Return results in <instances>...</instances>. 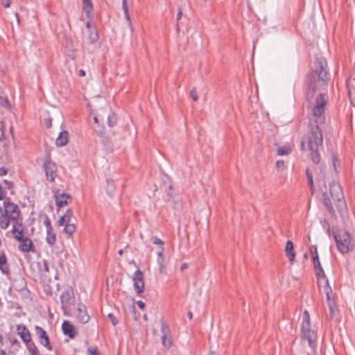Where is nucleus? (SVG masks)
<instances>
[{
    "label": "nucleus",
    "instance_id": "f8f14e48",
    "mask_svg": "<svg viewBox=\"0 0 355 355\" xmlns=\"http://www.w3.org/2000/svg\"><path fill=\"white\" fill-rule=\"evenodd\" d=\"M62 329L64 335H67L69 338H73L77 331L75 327L68 320H64L62 324Z\"/></svg>",
    "mask_w": 355,
    "mask_h": 355
},
{
    "label": "nucleus",
    "instance_id": "49530a36",
    "mask_svg": "<svg viewBox=\"0 0 355 355\" xmlns=\"http://www.w3.org/2000/svg\"><path fill=\"white\" fill-rule=\"evenodd\" d=\"M114 191V186L112 182H107V191L110 195Z\"/></svg>",
    "mask_w": 355,
    "mask_h": 355
},
{
    "label": "nucleus",
    "instance_id": "603ef678",
    "mask_svg": "<svg viewBox=\"0 0 355 355\" xmlns=\"http://www.w3.org/2000/svg\"><path fill=\"white\" fill-rule=\"evenodd\" d=\"M7 169L4 167H0V176H3L7 174Z\"/></svg>",
    "mask_w": 355,
    "mask_h": 355
},
{
    "label": "nucleus",
    "instance_id": "b1692460",
    "mask_svg": "<svg viewBox=\"0 0 355 355\" xmlns=\"http://www.w3.org/2000/svg\"><path fill=\"white\" fill-rule=\"evenodd\" d=\"M122 8H123V10L124 12L125 17L128 20L131 29H132V26L131 21H130V15L128 14V4H127V0H123Z\"/></svg>",
    "mask_w": 355,
    "mask_h": 355
},
{
    "label": "nucleus",
    "instance_id": "9b49d317",
    "mask_svg": "<svg viewBox=\"0 0 355 355\" xmlns=\"http://www.w3.org/2000/svg\"><path fill=\"white\" fill-rule=\"evenodd\" d=\"M77 319L83 324H85L90 320V316L87 313V307L82 303L78 304L77 306Z\"/></svg>",
    "mask_w": 355,
    "mask_h": 355
},
{
    "label": "nucleus",
    "instance_id": "37998d69",
    "mask_svg": "<svg viewBox=\"0 0 355 355\" xmlns=\"http://www.w3.org/2000/svg\"><path fill=\"white\" fill-rule=\"evenodd\" d=\"M313 263L315 269L322 268L319 260V257L317 258H313Z\"/></svg>",
    "mask_w": 355,
    "mask_h": 355
},
{
    "label": "nucleus",
    "instance_id": "09e8293b",
    "mask_svg": "<svg viewBox=\"0 0 355 355\" xmlns=\"http://www.w3.org/2000/svg\"><path fill=\"white\" fill-rule=\"evenodd\" d=\"M322 225L324 228H327V232L328 234H330V227H329V223L326 220H324L322 222Z\"/></svg>",
    "mask_w": 355,
    "mask_h": 355
},
{
    "label": "nucleus",
    "instance_id": "bb28decb",
    "mask_svg": "<svg viewBox=\"0 0 355 355\" xmlns=\"http://www.w3.org/2000/svg\"><path fill=\"white\" fill-rule=\"evenodd\" d=\"M324 291L326 293L327 303L329 304L331 302H334V300L331 299V295L332 294V290H331V287L329 286L328 280H327V284H325V286H324Z\"/></svg>",
    "mask_w": 355,
    "mask_h": 355
},
{
    "label": "nucleus",
    "instance_id": "ddd939ff",
    "mask_svg": "<svg viewBox=\"0 0 355 355\" xmlns=\"http://www.w3.org/2000/svg\"><path fill=\"white\" fill-rule=\"evenodd\" d=\"M12 233L15 239L17 241H20L24 239V229L22 226V223L16 221L12 225Z\"/></svg>",
    "mask_w": 355,
    "mask_h": 355
},
{
    "label": "nucleus",
    "instance_id": "680f3d73",
    "mask_svg": "<svg viewBox=\"0 0 355 355\" xmlns=\"http://www.w3.org/2000/svg\"><path fill=\"white\" fill-rule=\"evenodd\" d=\"M78 76H80V77H83L85 76V70L83 69H80L79 71H78Z\"/></svg>",
    "mask_w": 355,
    "mask_h": 355
},
{
    "label": "nucleus",
    "instance_id": "de8ad7c7",
    "mask_svg": "<svg viewBox=\"0 0 355 355\" xmlns=\"http://www.w3.org/2000/svg\"><path fill=\"white\" fill-rule=\"evenodd\" d=\"M276 166L277 168L283 170L284 168V162L282 160H277L276 162Z\"/></svg>",
    "mask_w": 355,
    "mask_h": 355
},
{
    "label": "nucleus",
    "instance_id": "7ed1b4c3",
    "mask_svg": "<svg viewBox=\"0 0 355 355\" xmlns=\"http://www.w3.org/2000/svg\"><path fill=\"white\" fill-rule=\"evenodd\" d=\"M334 237L336 248L341 254H347L354 249L355 240L348 232L337 230L334 233Z\"/></svg>",
    "mask_w": 355,
    "mask_h": 355
},
{
    "label": "nucleus",
    "instance_id": "052dcab7",
    "mask_svg": "<svg viewBox=\"0 0 355 355\" xmlns=\"http://www.w3.org/2000/svg\"><path fill=\"white\" fill-rule=\"evenodd\" d=\"M86 27L88 29V31L95 29L94 28L92 27L90 21H87L86 24Z\"/></svg>",
    "mask_w": 355,
    "mask_h": 355
},
{
    "label": "nucleus",
    "instance_id": "c756f323",
    "mask_svg": "<svg viewBox=\"0 0 355 355\" xmlns=\"http://www.w3.org/2000/svg\"><path fill=\"white\" fill-rule=\"evenodd\" d=\"M64 231L65 233L71 235L76 231V226L74 224L67 223Z\"/></svg>",
    "mask_w": 355,
    "mask_h": 355
},
{
    "label": "nucleus",
    "instance_id": "7c9ffc66",
    "mask_svg": "<svg viewBox=\"0 0 355 355\" xmlns=\"http://www.w3.org/2000/svg\"><path fill=\"white\" fill-rule=\"evenodd\" d=\"M324 205L325 207L327 208V209L331 214H334V210L331 202L327 197L324 198Z\"/></svg>",
    "mask_w": 355,
    "mask_h": 355
},
{
    "label": "nucleus",
    "instance_id": "5701e85b",
    "mask_svg": "<svg viewBox=\"0 0 355 355\" xmlns=\"http://www.w3.org/2000/svg\"><path fill=\"white\" fill-rule=\"evenodd\" d=\"M47 235H46V242L50 245H53L55 244L56 241V236L55 234L53 232V230H51L50 231H46Z\"/></svg>",
    "mask_w": 355,
    "mask_h": 355
},
{
    "label": "nucleus",
    "instance_id": "864d4df0",
    "mask_svg": "<svg viewBox=\"0 0 355 355\" xmlns=\"http://www.w3.org/2000/svg\"><path fill=\"white\" fill-rule=\"evenodd\" d=\"M51 121H52V120L50 118L45 119L44 122H45V125L47 128H50L51 126V125H52Z\"/></svg>",
    "mask_w": 355,
    "mask_h": 355
},
{
    "label": "nucleus",
    "instance_id": "0eeeda50",
    "mask_svg": "<svg viewBox=\"0 0 355 355\" xmlns=\"http://www.w3.org/2000/svg\"><path fill=\"white\" fill-rule=\"evenodd\" d=\"M43 168L45 171L46 180L51 182H53L57 175L56 164L52 162L49 158H46L44 160Z\"/></svg>",
    "mask_w": 355,
    "mask_h": 355
},
{
    "label": "nucleus",
    "instance_id": "13d9d810",
    "mask_svg": "<svg viewBox=\"0 0 355 355\" xmlns=\"http://www.w3.org/2000/svg\"><path fill=\"white\" fill-rule=\"evenodd\" d=\"M164 248H161V250L157 253V258H164L163 256Z\"/></svg>",
    "mask_w": 355,
    "mask_h": 355
},
{
    "label": "nucleus",
    "instance_id": "4d7b16f0",
    "mask_svg": "<svg viewBox=\"0 0 355 355\" xmlns=\"http://www.w3.org/2000/svg\"><path fill=\"white\" fill-rule=\"evenodd\" d=\"M306 176L308 178V180H311V179H313V175L312 173H311L310 170L309 169H306Z\"/></svg>",
    "mask_w": 355,
    "mask_h": 355
},
{
    "label": "nucleus",
    "instance_id": "f257e3e1",
    "mask_svg": "<svg viewBox=\"0 0 355 355\" xmlns=\"http://www.w3.org/2000/svg\"><path fill=\"white\" fill-rule=\"evenodd\" d=\"M327 98L324 94H320L311 107L310 118V131L303 137L301 143L302 148L308 150L314 164L320 160V149L322 148V134L320 125L325 121L324 109Z\"/></svg>",
    "mask_w": 355,
    "mask_h": 355
},
{
    "label": "nucleus",
    "instance_id": "58836bf2",
    "mask_svg": "<svg viewBox=\"0 0 355 355\" xmlns=\"http://www.w3.org/2000/svg\"><path fill=\"white\" fill-rule=\"evenodd\" d=\"M0 103L3 107H9L10 103L7 98H3L2 96L0 97Z\"/></svg>",
    "mask_w": 355,
    "mask_h": 355
},
{
    "label": "nucleus",
    "instance_id": "ea45409f",
    "mask_svg": "<svg viewBox=\"0 0 355 355\" xmlns=\"http://www.w3.org/2000/svg\"><path fill=\"white\" fill-rule=\"evenodd\" d=\"M151 241L155 245H164V242L160 239L157 238V236H153L151 238Z\"/></svg>",
    "mask_w": 355,
    "mask_h": 355
},
{
    "label": "nucleus",
    "instance_id": "c9c22d12",
    "mask_svg": "<svg viewBox=\"0 0 355 355\" xmlns=\"http://www.w3.org/2000/svg\"><path fill=\"white\" fill-rule=\"evenodd\" d=\"M309 251H310V253L312 256V259L313 258H317L318 257V250H317V246L315 245H312L310 246L309 248Z\"/></svg>",
    "mask_w": 355,
    "mask_h": 355
},
{
    "label": "nucleus",
    "instance_id": "cd10ccee",
    "mask_svg": "<svg viewBox=\"0 0 355 355\" xmlns=\"http://www.w3.org/2000/svg\"><path fill=\"white\" fill-rule=\"evenodd\" d=\"M157 263L159 265V272L161 274H166V265L164 264V258H157Z\"/></svg>",
    "mask_w": 355,
    "mask_h": 355
},
{
    "label": "nucleus",
    "instance_id": "338daca9",
    "mask_svg": "<svg viewBox=\"0 0 355 355\" xmlns=\"http://www.w3.org/2000/svg\"><path fill=\"white\" fill-rule=\"evenodd\" d=\"M188 316L189 318V319L191 320L193 317V315H192V313L191 311H189L188 312Z\"/></svg>",
    "mask_w": 355,
    "mask_h": 355
},
{
    "label": "nucleus",
    "instance_id": "4468645a",
    "mask_svg": "<svg viewBox=\"0 0 355 355\" xmlns=\"http://www.w3.org/2000/svg\"><path fill=\"white\" fill-rule=\"evenodd\" d=\"M17 331L24 343L31 340V334L24 324H18L17 326Z\"/></svg>",
    "mask_w": 355,
    "mask_h": 355
},
{
    "label": "nucleus",
    "instance_id": "a19ab883",
    "mask_svg": "<svg viewBox=\"0 0 355 355\" xmlns=\"http://www.w3.org/2000/svg\"><path fill=\"white\" fill-rule=\"evenodd\" d=\"M190 96L191 97V98L194 101H197L198 99V94H197V92H196V88H193L191 90L190 92Z\"/></svg>",
    "mask_w": 355,
    "mask_h": 355
},
{
    "label": "nucleus",
    "instance_id": "79ce46f5",
    "mask_svg": "<svg viewBox=\"0 0 355 355\" xmlns=\"http://www.w3.org/2000/svg\"><path fill=\"white\" fill-rule=\"evenodd\" d=\"M107 316H108L109 319L110 320L113 326H116L118 324V320L114 315V314L109 313Z\"/></svg>",
    "mask_w": 355,
    "mask_h": 355
},
{
    "label": "nucleus",
    "instance_id": "a18cd8bd",
    "mask_svg": "<svg viewBox=\"0 0 355 355\" xmlns=\"http://www.w3.org/2000/svg\"><path fill=\"white\" fill-rule=\"evenodd\" d=\"M87 354L88 355H99L97 349L93 347H89L87 349Z\"/></svg>",
    "mask_w": 355,
    "mask_h": 355
},
{
    "label": "nucleus",
    "instance_id": "393cba45",
    "mask_svg": "<svg viewBox=\"0 0 355 355\" xmlns=\"http://www.w3.org/2000/svg\"><path fill=\"white\" fill-rule=\"evenodd\" d=\"M291 152V148L287 146L278 147L277 149V153L278 155H287L290 154Z\"/></svg>",
    "mask_w": 355,
    "mask_h": 355
},
{
    "label": "nucleus",
    "instance_id": "e2e57ef3",
    "mask_svg": "<svg viewBox=\"0 0 355 355\" xmlns=\"http://www.w3.org/2000/svg\"><path fill=\"white\" fill-rule=\"evenodd\" d=\"M188 268V264L184 263L182 265L181 268H180V270H184V269L187 268Z\"/></svg>",
    "mask_w": 355,
    "mask_h": 355
},
{
    "label": "nucleus",
    "instance_id": "473e14b6",
    "mask_svg": "<svg viewBox=\"0 0 355 355\" xmlns=\"http://www.w3.org/2000/svg\"><path fill=\"white\" fill-rule=\"evenodd\" d=\"M315 274L318 277L322 278L325 280V284H327V280H328L327 277L325 275L324 271L322 268L315 269Z\"/></svg>",
    "mask_w": 355,
    "mask_h": 355
},
{
    "label": "nucleus",
    "instance_id": "e433bc0d",
    "mask_svg": "<svg viewBox=\"0 0 355 355\" xmlns=\"http://www.w3.org/2000/svg\"><path fill=\"white\" fill-rule=\"evenodd\" d=\"M63 216L65 220H67V223H69L71 221V217L73 216V211L69 209L66 211Z\"/></svg>",
    "mask_w": 355,
    "mask_h": 355
},
{
    "label": "nucleus",
    "instance_id": "f3484780",
    "mask_svg": "<svg viewBox=\"0 0 355 355\" xmlns=\"http://www.w3.org/2000/svg\"><path fill=\"white\" fill-rule=\"evenodd\" d=\"M293 248L294 246L293 242L290 240L287 241L285 245V252L291 262H293L295 257V253Z\"/></svg>",
    "mask_w": 355,
    "mask_h": 355
},
{
    "label": "nucleus",
    "instance_id": "a878e982",
    "mask_svg": "<svg viewBox=\"0 0 355 355\" xmlns=\"http://www.w3.org/2000/svg\"><path fill=\"white\" fill-rule=\"evenodd\" d=\"M89 35H88V40L90 43H94L96 42L98 39V34L96 29H92L90 31H88Z\"/></svg>",
    "mask_w": 355,
    "mask_h": 355
},
{
    "label": "nucleus",
    "instance_id": "5fc2aeb1",
    "mask_svg": "<svg viewBox=\"0 0 355 355\" xmlns=\"http://www.w3.org/2000/svg\"><path fill=\"white\" fill-rule=\"evenodd\" d=\"M5 196H6V194L3 191L2 186L0 184V200H3L5 198Z\"/></svg>",
    "mask_w": 355,
    "mask_h": 355
},
{
    "label": "nucleus",
    "instance_id": "6ab92c4d",
    "mask_svg": "<svg viewBox=\"0 0 355 355\" xmlns=\"http://www.w3.org/2000/svg\"><path fill=\"white\" fill-rule=\"evenodd\" d=\"M0 270L3 274H8L9 266L7 263V259L3 252H0Z\"/></svg>",
    "mask_w": 355,
    "mask_h": 355
},
{
    "label": "nucleus",
    "instance_id": "9d476101",
    "mask_svg": "<svg viewBox=\"0 0 355 355\" xmlns=\"http://www.w3.org/2000/svg\"><path fill=\"white\" fill-rule=\"evenodd\" d=\"M60 302L62 309L66 311L69 306L73 302V292L71 290H65L60 295Z\"/></svg>",
    "mask_w": 355,
    "mask_h": 355
},
{
    "label": "nucleus",
    "instance_id": "f704fd0d",
    "mask_svg": "<svg viewBox=\"0 0 355 355\" xmlns=\"http://www.w3.org/2000/svg\"><path fill=\"white\" fill-rule=\"evenodd\" d=\"M328 306L330 311V317L334 318L336 314V304L334 302H331L328 304Z\"/></svg>",
    "mask_w": 355,
    "mask_h": 355
},
{
    "label": "nucleus",
    "instance_id": "423d86ee",
    "mask_svg": "<svg viewBox=\"0 0 355 355\" xmlns=\"http://www.w3.org/2000/svg\"><path fill=\"white\" fill-rule=\"evenodd\" d=\"M3 207L4 210L0 207V212L9 217L12 221H18L21 214L19 207L16 204L6 200L3 202Z\"/></svg>",
    "mask_w": 355,
    "mask_h": 355
},
{
    "label": "nucleus",
    "instance_id": "2f4dec72",
    "mask_svg": "<svg viewBox=\"0 0 355 355\" xmlns=\"http://www.w3.org/2000/svg\"><path fill=\"white\" fill-rule=\"evenodd\" d=\"M116 123V118L114 114H110L107 116V124L109 127L112 128Z\"/></svg>",
    "mask_w": 355,
    "mask_h": 355
},
{
    "label": "nucleus",
    "instance_id": "72a5a7b5",
    "mask_svg": "<svg viewBox=\"0 0 355 355\" xmlns=\"http://www.w3.org/2000/svg\"><path fill=\"white\" fill-rule=\"evenodd\" d=\"M315 274L318 277L322 278L325 280V284H327V280H328L327 277L325 275L324 271L322 268L315 269Z\"/></svg>",
    "mask_w": 355,
    "mask_h": 355
},
{
    "label": "nucleus",
    "instance_id": "bf43d9fd",
    "mask_svg": "<svg viewBox=\"0 0 355 355\" xmlns=\"http://www.w3.org/2000/svg\"><path fill=\"white\" fill-rule=\"evenodd\" d=\"M182 16V11L181 8H179L178 15H177V20L179 21L181 19Z\"/></svg>",
    "mask_w": 355,
    "mask_h": 355
},
{
    "label": "nucleus",
    "instance_id": "2eb2a0df",
    "mask_svg": "<svg viewBox=\"0 0 355 355\" xmlns=\"http://www.w3.org/2000/svg\"><path fill=\"white\" fill-rule=\"evenodd\" d=\"M19 241V249L21 252H28L33 249V243L29 238L25 237Z\"/></svg>",
    "mask_w": 355,
    "mask_h": 355
},
{
    "label": "nucleus",
    "instance_id": "0e129e2a",
    "mask_svg": "<svg viewBox=\"0 0 355 355\" xmlns=\"http://www.w3.org/2000/svg\"><path fill=\"white\" fill-rule=\"evenodd\" d=\"M309 184L311 188L313 187V179L309 180Z\"/></svg>",
    "mask_w": 355,
    "mask_h": 355
},
{
    "label": "nucleus",
    "instance_id": "412c9836",
    "mask_svg": "<svg viewBox=\"0 0 355 355\" xmlns=\"http://www.w3.org/2000/svg\"><path fill=\"white\" fill-rule=\"evenodd\" d=\"M83 9L86 12L87 17H91V11L92 10V3L91 0H83Z\"/></svg>",
    "mask_w": 355,
    "mask_h": 355
},
{
    "label": "nucleus",
    "instance_id": "6e6d98bb",
    "mask_svg": "<svg viewBox=\"0 0 355 355\" xmlns=\"http://www.w3.org/2000/svg\"><path fill=\"white\" fill-rule=\"evenodd\" d=\"M137 304L138 306L141 309H144L145 306V303L141 300L137 301Z\"/></svg>",
    "mask_w": 355,
    "mask_h": 355
},
{
    "label": "nucleus",
    "instance_id": "3c124183",
    "mask_svg": "<svg viewBox=\"0 0 355 355\" xmlns=\"http://www.w3.org/2000/svg\"><path fill=\"white\" fill-rule=\"evenodd\" d=\"M2 5L5 8H9L10 6V0H1Z\"/></svg>",
    "mask_w": 355,
    "mask_h": 355
},
{
    "label": "nucleus",
    "instance_id": "c85d7f7f",
    "mask_svg": "<svg viewBox=\"0 0 355 355\" xmlns=\"http://www.w3.org/2000/svg\"><path fill=\"white\" fill-rule=\"evenodd\" d=\"M162 342L164 346L169 347L172 345V340L169 334L162 335Z\"/></svg>",
    "mask_w": 355,
    "mask_h": 355
},
{
    "label": "nucleus",
    "instance_id": "8fccbe9b",
    "mask_svg": "<svg viewBox=\"0 0 355 355\" xmlns=\"http://www.w3.org/2000/svg\"><path fill=\"white\" fill-rule=\"evenodd\" d=\"M58 224L59 226H62L64 224H67V220H65L63 216L60 218V219L58 221Z\"/></svg>",
    "mask_w": 355,
    "mask_h": 355
},
{
    "label": "nucleus",
    "instance_id": "1a4fd4ad",
    "mask_svg": "<svg viewBox=\"0 0 355 355\" xmlns=\"http://www.w3.org/2000/svg\"><path fill=\"white\" fill-rule=\"evenodd\" d=\"M35 329V334L37 336L40 344L46 347L49 350H51L52 347L49 343V338L45 330L39 326H36Z\"/></svg>",
    "mask_w": 355,
    "mask_h": 355
},
{
    "label": "nucleus",
    "instance_id": "4be33fe9",
    "mask_svg": "<svg viewBox=\"0 0 355 355\" xmlns=\"http://www.w3.org/2000/svg\"><path fill=\"white\" fill-rule=\"evenodd\" d=\"M10 221H12L9 217L1 213L0 215V227L3 230H6L8 227Z\"/></svg>",
    "mask_w": 355,
    "mask_h": 355
},
{
    "label": "nucleus",
    "instance_id": "69168bd1",
    "mask_svg": "<svg viewBox=\"0 0 355 355\" xmlns=\"http://www.w3.org/2000/svg\"><path fill=\"white\" fill-rule=\"evenodd\" d=\"M94 121L96 123H98V118L97 116L94 117Z\"/></svg>",
    "mask_w": 355,
    "mask_h": 355
},
{
    "label": "nucleus",
    "instance_id": "f03ea898",
    "mask_svg": "<svg viewBox=\"0 0 355 355\" xmlns=\"http://www.w3.org/2000/svg\"><path fill=\"white\" fill-rule=\"evenodd\" d=\"M315 69L309 76L307 98H311L314 92L318 87L323 86L329 79V74L327 71V62L323 57L315 58Z\"/></svg>",
    "mask_w": 355,
    "mask_h": 355
},
{
    "label": "nucleus",
    "instance_id": "6e6552de",
    "mask_svg": "<svg viewBox=\"0 0 355 355\" xmlns=\"http://www.w3.org/2000/svg\"><path fill=\"white\" fill-rule=\"evenodd\" d=\"M134 288L137 293L140 294L144 291V273L137 270L133 276Z\"/></svg>",
    "mask_w": 355,
    "mask_h": 355
},
{
    "label": "nucleus",
    "instance_id": "20e7f679",
    "mask_svg": "<svg viewBox=\"0 0 355 355\" xmlns=\"http://www.w3.org/2000/svg\"><path fill=\"white\" fill-rule=\"evenodd\" d=\"M302 337L307 340L309 347L315 350L316 348L317 334L314 329L311 328L310 317L307 311H304L303 314V321L301 325Z\"/></svg>",
    "mask_w": 355,
    "mask_h": 355
},
{
    "label": "nucleus",
    "instance_id": "39448f33",
    "mask_svg": "<svg viewBox=\"0 0 355 355\" xmlns=\"http://www.w3.org/2000/svg\"><path fill=\"white\" fill-rule=\"evenodd\" d=\"M330 195L336 203L338 211L342 212L346 208L344 196L340 185L334 182L329 184Z\"/></svg>",
    "mask_w": 355,
    "mask_h": 355
},
{
    "label": "nucleus",
    "instance_id": "aec40b11",
    "mask_svg": "<svg viewBox=\"0 0 355 355\" xmlns=\"http://www.w3.org/2000/svg\"><path fill=\"white\" fill-rule=\"evenodd\" d=\"M26 344L28 352L31 355H40V353L37 347H36L35 344L31 340L26 343Z\"/></svg>",
    "mask_w": 355,
    "mask_h": 355
},
{
    "label": "nucleus",
    "instance_id": "c03bdc74",
    "mask_svg": "<svg viewBox=\"0 0 355 355\" xmlns=\"http://www.w3.org/2000/svg\"><path fill=\"white\" fill-rule=\"evenodd\" d=\"M162 332L163 335L169 334L168 327L164 322H162Z\"/></svg>",
    "mask_w": 355,
    "mask_h": 355
},
{
    "label": "nucleus",
    "instance_id": "a211bd4d",
    "mask_svg": "<svg viewBox=\"0 0 355 355\" xmlns=\"http://www.w3.org/2000/svg\"><path fill=\"white\" fill-rule=\"evenodd\" d=\"M69 141V134L67 131H62L60 133L56 139V145L58 146H64Z\"/></svg>",
    "mask_w": 355,
    "mask_h": 355
},
{
    "label": "nucleus",
    "instance_id": "774afa93",
    "mask_svg": "<svg viewBox=\"0 0 355 355\" xmlns=\"http://www.w3.org/2000/svg\"><path fill=\"white\" fill-rule=\"evenodd\" d=\"M0 355H6V352L3 349L0 350Z\"/></svg>",
    "mask_w": 355,
    "mask_h": 355
},
{
    "label": "nucleus",
    "instance_id": "4c0bfd02",
    "mask_svg": "<svg viewBox=\"0 0 355 355\" xmlns=\"http://www.w3.org/2000/svg\"><path fill=\"white\" fill-rule=\"evenodd\" d=\"M44 224L46 228V231H50V230H53L51 220L48 216H46V218L44 220Z\"/></svg>",
    "mask_w": 355,
    "mask_h": 355
},
{
    "label": "nucleus",
    "instance_id": "dca6fc26",
    "mask_svg": "<svg viewBox=\"0 0 355 355\" xmlns=\"http://www.w3.org/2000/svg\"><path fill=\"white\" fill-rule=\"evenodd\" d=\"M70 198V196L64 193L57 194L55 196V204L58 207H62L68 204Z\"/></svg>",
    "mask_w": 355,
    "mask_h": 355
}]
</instances>
